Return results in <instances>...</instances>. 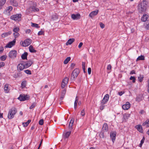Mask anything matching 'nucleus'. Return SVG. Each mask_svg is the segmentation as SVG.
Returning a JSON list of instances; mask_svg holds the SVG:
<instances>
[{"label":"nucleus","mask_w":149,"mask_h":149,"mask_svg":"<svg viewBox=\"0 0 149 149\" xmlns=\"http://www.w3.org/2000/svg\"><path fill=\"white\" fill-rule=\"evenodd\" d=\"M138 79L139 81L140 82H141L143 80V77H138Z\"/></svg>","instance_id":"nucleus-49"},{"label":"nucleus","mask_w":149,"mask_h":149,"mask_svg":"<svg viewBox=\"0 0 149 149\" xmlns=\"http://www.w3.org/2000/svg\"><path fill=\"white\" fill-rule=\"evenodd\" d=\"M14 36L15 38H16L18 37L19 35V34L18 32H14V33H13Z\"/></svg>","instance_id":"nucleus-38"},{"label":"nucleus","mask_w":149,"mask_h":149,"mask_svg":"<svg viewBox=\"0 0 149 149\" xmlns=\"http://www.w3.org/2000/svg\"><path fill=\"white\" fill-rule=\"evenodd\" d=\"M22 124L24 127H26L29 125L27 122L23 123Z\"/></svg>","instance_id":"nucleus-58"},{"label":"nucleus","mask_w":149,"mask_h":149,"mask_svg":"<svg viewBox=\"0 0 149 149\" xmlns=\"http://www.w3.org/2000/svg\"><path fill=\"white\" fill-rule=\"evenodd\" d=\"M102 130V131L103 132H107L108 131V127L107 123H105L103 124Z\"/></svg>","instance_id":"nucleus-12"},{"label":"nucleus","mask_w":149,"mask_h":149,"mask_svg":"<svg viewBox=\"0 0 149 149\" xmlns=\"http://www.w3.org/2000/svg\"><path fill=\"white\" fill-rule=\"evenodd\" d=\"M88 74H90L91 72V69L90 68H89L88 69Z\"/></svg>","instance_id":"nucleus-57"},{"label":"nucleus","mask_w":149,"mask_h":149,"mask_svg":"<svg viewBox=\"0 0 149 149\" xmlns=\"http://www.w3.org/2000/svg\"><path fill=\"white\" fill-rule=\"evenodd\" d=\"M31 40L29 39H27L25 40L24 41H21L20 44L23 47H26L29 45L31 43Z\"/></svg>","instance_id":"nucleus-5"},{"label":"nucleus","mask_w":149,"mask_h":149,"mask_svg":"<svg viewBox=\"0 0 149 149\" xmlns=\"http://www.w3.org/2000/svg\"><path fill=\"white\" fill-rule=\"evenodd\" d=\"M3 51V47H0V53H2Z\"/></svg>","instance_id":"nucleus-62"},{"label":"nucleus","mask_w":149,"mask_h":149,"mask_svg":"<svg viewBox=\"0 0 149 149\" xmlns=\"http://www.w3.org/2000/svg\"><path fill=\"white\" fill-rule=\"evenodd\" d=\"M10 19L16 22L20 21L21 20L22 15L19 13L13 15L10 17Z\"/></svg>","instance_id":"nucleus-4"},{"label":"nucleus","mask_w":149,"mask_h":149,"mask_svg":"<svg viewBox=\"0 0 149 149\" xmlns=\"http://www.w3.org/2000/svg\"><path fill=\"white\" fill-rule=\"evenodd\" d=\"M83 45V43L82 42H81L79 43V45H78V48H80L82 47Z\"/></svg>","instance_id":"nucleus-60"},{"label":"nucleus","mask_w":149,"mask_h":149,"mask_svg":"<svg viewBox=\"0 0 149 149\" xmlns=\"http://www.w3.org/2000/svg\"><path fill=\"white\" fill-rule=\"evenodd\" d=\"M74 122V118H72L71 119L69 124L71 125H73Z\"/></svg>","instance_id":"nucleus-50"},{"label":"nucleus","mask_w":149,"mask_h":149,"mask_svg":"<svg viewBox=\"0 0 149 149\" xmlns=\"http://www.w3.org/2000/svg\"><path fill=\"white\" fill-rule=\"evenodd\" d=\"M85 113L84 109H83L81 112V115L82 116H84L85 115Z\"/></svg>","instance_id":"nucleus-47"},{"label":"nucleus","mask_w":149,"mask_h":149,"mask_svg":"<svg viewBox=\"0 0 149 149\" xmlns=\"http://www.w3.org/2000/svg\"><path fill=\"white\" fill-rule=\"evenodd\" d=\"M6 0H1L0 2V6H3L5 3Z\"/></svg>","instance_id":"nucleus-37"},{"label":"nucleus","mask_w":149,"mask_h":149,"mask_svg":"<svg viewBox=\"0 0 149 149\" xmlns=\"http://www.w3.org/2000/svg\"><path fill=\"white\" fill-rule=\"evenodd\" d=\"M148 2L146 0H143L138 5V10L139 13H142L145 12L146 10Z\"/></svg>","instance_id":"nucleus-1"},{"label":"nucleus","mask_w":149,"mask_h":149,"mask_svg":"<svg viewBox=\"0 0 149 149\" xmlns=\"http://www.w3.org/2000/svg\"><path fill=\"white\" fill-rule=\"evenodd\" d=\"M31 26L32 27H35L36 28H38L40 27V26H38V24L31 22Z\"/></svg>","instance_id":"nucleus-34"},{"label":"nucleus","mask_w":149,"mask_h":149,"mask_svg":"<svg viewBox=\"0 0 149 149\" xmlns=\"http://www.w3.org/2000/svg\"><path fill=\"white\" fill-rule=\"evenodd\" d=\"M26 85V81H24L22 82L21 84L22 86V88L25 87Z\"/></svg>","instance_id":"nucleus-41"},{"label":"nucleus","mask_w":149,"mask_h":149,"mask_svg":"<svg viewBox=\"0 0 149 149\" xmlns=\"http://www.w3.org/2000/svg\"><path fill=\"white\" fill-rule=\"evenodd\" d=\"M33 63V61L29 60L27 62L24 64L25 68H27L30 66Z\"/></svg>","instance_id":"nucleus-15"},{"label":"nucleus","mask_w":149,"mask_h":149,"mask_svg":"<svg viewBox=\"0 0 149 149\" xmlns=\"http://www.w3.org/2000/svg\"><path fill=\"white\" fill-rule=\"evenodd\" d=\"M142 97L141 95H139L137 96L136 98V101L137 102H140L142 100Z\"/></svg>","instance_id":"nucleus-27"},{"label":"nucleus","mask_w":149,"mask_h":149,"mask_svg":"<svg viewBox=\"0 0 149 149\" xmlns=\"http://www.w3.org/2000/svg\"><path fill=\"white\" fill-rule=\"evenodd\" d=\"M29 97L27 95L24 94H20L19 96L17 98L20 101H24L27 100L29 99Z\"/></svg>","instance_id":"nucleus-6"},{"label":"nucleus","mask_w":149,"mask_h":149,"mask_svg":"<svg viewBox=\"0 0 149 149\" xmlns=\"http://www.w3.org/2000/svg\"><path fill=\"white\" fill-rule=\"evenodd\" d=\"M100 27L102 28L103 29L104 28V25L102 23H101V22L100 23Z\"/></svg>","instance_id":"nucleus-54"},{"label":"nucleus","mask_w":149,"mask_h":149,"mask_svg":"<svg viewBox=\"0 0 149 149\" xmlns=\"http://www.w3.org/2000/svg\"><path fill=\"white\" fill-rule=\"evenodd\" d=\"M13 9V7L11 6H10L8 7L6 10H5L6 13L9 15L10 14V12Z\"/></svg>","instance_id":"nucleus-17"},{"label":"nucleus","mask_w":149,"mask_h":149,"mask_svg":"<svg viewBox=\"0 0 149 149\" xmlns=\"http://www.w3.org/2000/svg\"><path fill=\"white\" fill-rule=\"evenodd\" d=\"M103 131H101L100 134V136L101 138H104V137Z\"/></svg>","instance_id":"nucleus-45"},{"label":"nucleus","mask_w":149,"mask_h":149,"mask_svg":"<svg viewBox=\"0 0 149 149\" xmlns=\"http://www.w3.org/2000/svg\"><path fill=\"white\" fill-rule=\"evenodd\" d=\"M43 120L41 119L39 121V124L40 125H42L43 124Z\"/></svg>","instance_id":"nucleus-52"},{"label":"nucleus","mask_w":149,"mask_h":149,"mask_svg":"<svg viewBox=\"0 0 149 149\" xmlns=\"http://www.w3.org/2000/svg\"><path fill=\"white\" fill-rule=\"evenodd\" d=\"M137 129L138 131L141 132H143L142 128L141 125H139L137 126Z\"/></svg>","instance_id":"nucleus-32"},{"label":"nucleus","mask_w":149,"mask_h":149,"mask_svg":"<svg viewBox=\"0 0 149 149\" xmlns=\"http://www.w3.org/2000/svg\"><path fill=\"white\" fill-rule=\"evenodd\" d=\"M17 112L16 109L15 107L12 108L9 111L8 117L9 119H12Z\"/></svg>","instance_id":"nucleus-2"},{"label":"nucleus","mask_w":149,"mask_h":149,"mask_svg":"<svg viewBox=\"0 0 149 149\" xmlns=\"http://www.w3.org/2000/svg\"><path fill=\"white\" fill-rule=\"evenodd\" d=\"M148 17V15L146 14L143 15V16L141 17V20L143 22H145L146 21Z\"/></svg>","instance_id":"nucleus-21"},{"label":"nucleus","mask_w":149,"mask_h":149,"mask_svg":"<svg viewBox=\"0 0 149 149\" xmlns=\"http://www.w3.org/2000/svg\"><path fill=\"white\" fill-rule=\"evenodd\" d=\"M145 29L147 30H149V20H147L146 22Z\"/></svg>","instance_id":"nucleus-30"},{"label":"nucleus","mask_w":149,"mask_h":149,"mask_svg":"<svg viewBox=\"0 0 149 149\" xmlns=\"http://www.w3.org/2000/svg\"><path fill=\"white\" fill-rule=\"evenodd\" d=\"M66 84L64 83V82H62L61 85V88H63L65 87V85Z\"/></svg>","instance_id":"nucleus-53"},{"label":"nucleus","mask_w":149,"mask_h":149,"mask_svg":"<svg viewBox=\"0 0 149 149\" xmlns=\"http://www.w3.org/2000/svg\"><path fill=\"white\" fill-rule=\"evenodd\" d=\"M124 93V91H120L118 92V94L120 96H121Z\"/></svg>","instance_id":"nucleus-61"},{"label":"nucleus","mask_w":149,"mask_h":149,"mask_svg":"<svg viewBox=\"0 0 149 149\" xmlns=\"http://www.w3.org/2000/svg\"><path fill=\"white\" fill-rule=\"evenodd\" d=\"M130 80H132V82L133 83H134L135 82L136 79L134 77L131 76L130 77Z\"/></svg>","instance_id":"nucleus-43"},{"label":"nucleus","mask_w":149,"mask_h":149,"mask_svg":"<svg viewBox=\"0 0 149 149\" xmlns=\"http://www.w3.org/2000/svg\"><path fill=\"white\" fill-rule=\"evenodd\" d=\"M70 60V57L67 58L64 61V63L67 64Z\"/></svg>","instance_id":"nucleus-33"},{"label":"nucleus","mask_w":149,"mask_h":149,"mask_svg":"<svg viewBox=\"0 0 149 149\" xmlns=\"http://www.w3.org/2000/svg\"><path fill=\"white\" fill-rule=\"evenodd\" d=\"M17 54V52L16 50H11L9 52L8 56L11 58H14L16 57Z\"/></svg>","instance_id":"nucleus-7"},{"label":"nucleus","mask_w":149,"mask_h":149,"mask_svg":"<svg viewBox=\"0 0 149 149\" xmlns=\"http://www.w3.org/2000/svg\"><path fill=\"white\" fill-rule=\"evenodd\" d=\"M8 36V33H4L2 34L1 35V36L3 38H4L5 37H6Z\"/></svg>","instance_id":"nucleus-48"},{"label":"nucleus","mask_w":149,"mask_h":149,"mask_svg":"<svg viewBox=\"0 0 149 149\" xmlns=\"http://www.w3.org/2000/svg\"><path fill=\"white\" fill-rule=\"evenodd\" d=\"M130 114L128 113H125L123 115V118L125 120H127L130 117Z\"/></svg>","instance_id":"nucleus-26"},{"label":"nucleus","mask_w":149,"mask_h":149,"mask_svg":"<svg viewBox=\"0 0 149 149\" xmlns=\"http://www.w3.org/2000/svg\"><path fill=\"white\" fill-rule=\"evenodd\" d=\"M8 84H6L4 86V90L6 93H8L9 91V90L8 89Z\"/></svg>","instance_id":"nucleus-35"},{"label":"nucleus","mask_w":149,"mask_h":149,"mask_svg":"<svg viewBox=\"0 0 149 149\" xmlns=\"http://www.w3.org/2000/svg\"><path fill=\"white\" fill-rule=\"evenodd\" d=\"M145 60V56L143 55H141L139 56L136 60V61H138L139 60L143 61Z\"/></svg>","instance_id":"nucleus-22"},{"label":"nucleus","mask_w":149,"mask_h":149,"mask_svg":"<svg viewBox=\"0 0 149 149\" xmlns=\"http://www.w3.org/2000/svg\"><path fill=\"white\" fill-rule=\"evenodd\" d=\"M130 107V104L129 102H127L126 104L122 106V108L124 110H128Z\"/></svg>","instance_id":"nucleus-11"},{"label":"nucleus","mask_w":149,"mask_h":149,"mask_svg":"<svg viewBox=\"0 0 149 149\" xmlns=\"http://www.w3.org/2000/svg\"><path fill=\"white\" fill-rule=\"evenodd\" d=\"M109 98V95L106 94L104 96L101 101V104H105L108 101Z\"/></svg>","instance_id":"nucleus-8"},{"label":"nucleus","mask_w":149,"mask_h":149,"mask_svg":"<svg viewBox=\"0 0 149 149\" xmlns=\"http://www.w3.org/2000/svg\"><path fill=\"white\" fill-rule=\"evenodd\" d=\"M10 3L13 6L17 7L18 6V3L15 0H9Z\"/></svg>","instance_id":"nucleus-18"},{"label":"nucleus","mask_w":149,"mask_h":149,"mask_svg":"<svg viewBox=\"0 0 149 149\" xmlns=\"http://www.w3.org/2000/svg\"><path fill=\"white\" fill-rule=\"evenodd\" d=\"M142 125L143 126H146L147 127H149V120H147L143 123Z\"/></svg>","instance_id":"nucleus-25"},{"label":"nucleus","mask_w":149,"mask_h":149,"mask_svg":"<svg viewBox=\"0 0 149 149\" xmlns=\"http://www.w3.org/2000/svg\"><path fill=\"white\" fill-rule=\"evenodd\" d=\"M24 68V65L22 63L18 64L17 66V70L19 71L22 70Z\"/></svg>","instance_id":"nucleus-14"},{"label":"nucleus","mask_w":149,"mask_h":149,"mask_svg":"<svg viewBox=\"0 0 149 149\" xmlns=\"http://www.w3.org/2000/svg\"><path fill=\"white\" fill-rule=\"evenodd\" d=\"M78 97L76 96L75 99V100L74 103V108L76 109L77 108V103L78 102Z\"/></svg>","instance_id":"nucleus-28"},{"label":"nucleus","mask_w":149,"mask_h":149,"mask_svg":"<svg viewBox=\"0 0 149 149\" xmlns=\"http://www.w3.org/2000/svg\"><path fill=\"white\" fill-rule=\"evenodd\" d=\"M79 72V69L76 68L72 72L71 77V80H74L78 76Z\"/></svg>","instance_id":"nucleus-3"},{"label":"nucleus","mask_w":149,"mask_h":149,"mask_svg":"<svg viewBox=\"0 0 149 149\" xmlns=\"http://www.w3.org/2000/svg\"><path fill=\"white\" fill-rule=\"evenodd\" d=\"M36 105V103H33L32 104L31 106L29 107V109H33Z\"/></svg>","instance_id":"nucleus-42"},{"label":"nucleus","mask_w":149,"mask_h":149,"mask_svg":"<svg viewBox=\"0 0 149 149\" xmlns=\"http://www.w3.org/2000/svg\"><path fill=\"white\" fill-rule=\"evenodd\" d=\"M116 133L115 132H111L110 134V136L113 143H114L116 139Z\"/></svg>","instance_id":"nucleus-13"},{"label":"nucleus","mask_w":149,"mask_h":149,"mask_svg":"<svg viewBox=\"0 0 149 149\" xmlns=\"http://www.w3.org/2000/svg\"><path fill=\"white\" fill-rule=\"evenodd\" d=\"M75 40L74 38H70L67 41L66 43V45H69L72 44Z\"/></svg>","instance_id":"nucleus-19"},{"label":"nucleus","mask_w":149,"mask_h":149,"mask_svg":"<svg viewBox=\"0 0 149 149\" xmlns=\"http://www.w3.org/2000/svg\"><path fill=\"white\" fill-rule=\"evenodd\" d=\"M31 10L33 12H38L39 11V9L38 8L35 7H32L31 8Z\"/></svg>","instance_id":"nucleus-29"},{"label":"nucleus","mask_w":149,"mask_h":149,"mask_svg":"<svg viewBox=\"0 0 149 149\" xmlns=\"http://www.w3.org/2000/svg\"><path fill=\"white\" fill-rule=\"evenodd\" d=\"M73 125L69 124V128L70 130H71L72 129Z\"/></svg>","instance_id":"nucleus-59"},{"label":"nucleus","mask_w":149,"mask_h":149,"mask_svg":"<svg viewBox=\"0 0 149 149\" xmlns=\"http://www.w3.org/2000/svg\"><path fill=\"white\" fill-rule=\"evenodd\" d=\"M68 78L67 77H65L63 80L62 82L64 83L67 84L68 82Z\"/></svg>","instance_id":"nucleus-36"},{"label":"nucleus","mask_w":149,"mask_h":149,"mask_svg":"<svg viewBox=\"0 0 149 149\" xmlns=\"http://www.w3.org/2000/svg\"><path fill=\"white\" fill-rule=\"evenodd\" d=\"M98 10H96L92 11L89 14V16L91 17L92 18L93 17L96 15L98 14Z\"/></svg>","instance_id":"nucleus-16"},{"label":"nucleus","mask_w":149,"mask_h":149,"mask_svg":"<svg viewBox=\"0 0 149 149\" xmlns=\"http://www.w3.org/2000/svg\"><path fill=\"white\" fill-rule=\"evenodd\" d=\"M19 31V28L18 27H15L13 29V31L14 32H18Z\"/></svg>","instance_id":"nucleus-40"},{"label":"nucleus","mask_w":149,"mask_h":149,"mask_svg":"<svg viewBox=\"0 0 149 149\" xmlns=\"http://www.w3.org/2000/svg\"><path fill=\"white\" fill-rule=\"evenodd\" d=\"M24 71L27 74H31V71L29 70H24Z\"/></svg>","instance_id":"nucleus-44"},{"label":"nucleus","mask_w":149,"mask_h":149,"mask_svg":"<svg viewBox=\"0 0 149 149\" xmlns=\"http://www.w3.org/2000/svg\"><path fill=\"white\" fill-rule=\"evenodd\" d=\"M15 40L14 39L13 41L9 42L5 46L6 47L11 48L14 45L15 43Z\"/></svg>","instance_id":"nucleus-9"},{"label":"nucleus","mask_w":149,"mask_h":149,"mask_svg":"<svg viewBox=\"0 0 149 149\" xmlns=\"http://www.w3.org/2000/svg\"><path fill=\"white\" fill-rule=\"evenodd\" d=\"M5 65V63L3 62H1L0 63V68L1 67L4 66Z\"/></svg>","instance_id":"nucleus-56"},{"label":"nucleus","mask_w":149,"mask_h":149,"mask_svg":"<svg viewBox=\"0 0 149 149\" xmlns=\"http://www.w3.org/2000/svg\"><path fill=\"white\" fill-rule=\"evenodd\" d=\"M27 55L28 54L26 52H24L21 56L22 59L23 60L27 59Z\"/></svg>","instance_id":"nucleus-24"},{"label":"nucleus","mask_w":149,"mask_h":149,"mask_svg":"<svg viewBox=\"0 0 149 149\" xmlns=\"http://www.w3.org/2000/svg\"><path fill=\"white\" fill-rule=\"evenodd\" d=\"M100 104L101 105L100 106V108L101 110H102L105 107V105H104V104H101V103Z\"/></svg>","instance_id":"nucleus-46"},{"label":"nucleus","mask_w":149,"mask_h":149,"mask_svg":"<svg viewBox=\"0 0 149 149\" xmlns=\"http://www.w3.org/2000/svg\"><path fill=\"white\" fill-rule=\"evenodd\" d=\"M44 34V32L43 31H39L38 33V35L40 36L41 35L43 34Z\"/></svg>","instance_id":"nucleus-51"},{"label":"nucleus","mask_w":149,"mask_h":149,"mask_svg":"<svg viewBox=\"0 0 149 149\" xmlns=\"http://www.w3.org/2000/svg\"><path fill=\"white\" fill-rule=\"evenodd\" d=\"M66 92V90L65 89H63L62 92L61 94L60 97L61 100H62L64 98Z\"/></svg>","instance_id":"nucleus-20"},{"label":"nucleus","mask_w":149,"mask_h":149,"mask_svg":"<svg viewBox=\"0 0 149 149\" xmlns=\"http://www.w3.org/2000/svg\"><path fill=\"white\" fill-rule=\"evenodd\" d=\"M31 31L30 29H27L26 31V32L27 33H29Z\"/></svg>","instance_id":"nucleus-63"},{"label":"nucleus","mask_w":149,"mask_h":149,"mask_svg":"<svg viewBox=\"0 0 149 149\" xmlns=\"http://www.w3.org/2000/svg\"><path fill=\"white\" fill-rule=\"evenodd\" d=\"M7 56L6 55H3L0 57V59L2 61H5L6 58Z\"/></svg>","instance_id":"nucleus-39"},{"label":"nucleus","mask_w":149,"mask_h":149,"mask_svg":"<svg viewBox=\"0 0 149 149\" xmlns=\"http://www.w3.org/2000/svg\"><path fill=\"white\" fill-rule=\"evenodd\" d=\"M111 68V65L110 64L107 67V70H110Z\"/></svg>","instance_id":"nucleus-55"},{"label":"nucleus","mask_w":149,"mask_h":149,"mask_svg":"<svg viewBox=\"0 0 149 149\" xmlns=\"http://www.w3.org/2000/svg\"><path fill=\"white\" fill-rule=\"evenodd\" d=\"M80 15L79 13L76 14H72L71 15V17L74 20L78 19L80 18Z\"/></svg>","instance_id":"nucleus-10"},{"label":"nucleus","mask_w":149,"mask_h":149,"mask_svg":"<svg viewBox=\"0 0 149 149\" xmlns=\"http://www.w3.org/2000/svg\"><path fill=\"white\" fill-rule=\"evenodd\" d=\"M29 49L30 52H31L36 53V51L33 49V46L31 45L29 47Z\"/></svg>","instance_id":"nucleus-23"},{"label":"nucleus","mask_w":149,"mask_h":149,"mask_svg":"<svg viewBox=\"0 0 149 149\" xmlns=\"http://www.w3.org/2000/svg\"><path fill=\"white\" fill-rule=\"evenodd\" d=\"M71 134V131H68L66 132L64 135L65 138H68Z\"/></svg>","instance_id":"nucleus-31"},{"label":"nucleus","mask_w":149,"mask_h":149,"mask_svg":"<svg viewBox=\"0 0 149 149\" xmlns=\"http://www.w3.org/2000/svg\"><path fill=\"white\" fill-rule=\"evenodd\" d=\"M82 68H85V63L84 62H82Z\"/></svg>","instance_id":"nucleus-64"}]
</instances>
